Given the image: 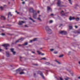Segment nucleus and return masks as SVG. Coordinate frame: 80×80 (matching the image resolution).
Masks as SVG:
<instances>
[{"label":"nucleus","instance_id":"6e6d98bb","mask_svg":"<svg viewBox=\"0 0 80 80\" xmlns=\"http://www.w3.org/2000/svg\"><path fill=\"white\" fill-rule=\"evenodd\" d=\"M38 13H40V11H38Z\"/></svg>","mask_w":80,"mask_h":80},{"label":"nucleus","instance_id":"e433bc0d","mask_svg":"<svg viewBox=\"0 0 80 80\" xmlns=\"http://www.w3.org/2000/svg\"><path fill=\"white\" fill-rule=\"evenodd\" d=\"M0 8L1 9V10H3V8L2 7H0Z\"/></svg>","mask_w":80,"mask_h":80},{"label":"nucleus","instance_id":"58836bf2","mask_svg":"<svg viewBox=\"0 0 80 80\" xmlns=\"http://www.w3.org/2000/svg\"><path fill=\"white\" fill-rule=\"evenodd\" d=\"M2 51H3V49L0 48V52H1Z\"/></svg>","mask_w":80,"mask_h":80},{"label":"nucleus","instance_id":"0eeeda50","mask_svg":"<svg viewBox=\"0 0 80 80\" xmlns=\"http://www.w3.org/2000/svg\"><path fill=\"white\" fill-rule=\"evenodd\" d=\"M25 23V22L24 21H19V23H18V24L19 25H23V23Z\"/></svg>","mask_w":80,"mask_h":80},{"label":"nucleus","instance_id":"052dcab7","mask_svg":"<svg viewBox=\"0 0 80 80\" xmlns=\"http://www.w3.org/2000/svg\"><path fill=\"white\" fill-rule=\"evenodd\" d=\"M34 65L37 66V65H38V64H35Z\"/></svg>","mask_w":80,"mask_h":80},{"label":"nucleus","instance_id":"7ed1b4c3","mask_svg":"<svg viewBox=\"0 0 80 80\" xmlns=\"http://www.w3.org/2000/svg\"><path fill=\"white\" fill-rule=\"evenodd\" d=\"M45 30L47 31V32L49 33V34H51L52 33V31L50 28L48 26H46L45 28Z\"/></svg>","mask_w":80,"mask_h":80},{"label":"nucleus","instance_id":"69168bd1","mask_svg":"<svg viewBox=\"0 0 80 80\" xmlns=\"http://www.w3.org/2000/svg\"><path fill=\"white\" fill-rule=\"evenodd\" d=\"M71 53V52L70 51L69 52V53Z\"/></svg>","mask_w":80,"mask_h":80},{"label":"nucleus","instance_id":"cd10ccee","mask_svg":"<svg viewBox=\"0 0 80 80\" xmlns=\"http://www.w3.org/2000/svg\"><path fill=\"white\" fill-rule=\"evenodd\" d=\"M68 1H69L71 5H72V1H71V0H68Z\"/></svg>","mask_w":80,"mask_h":80},{"label":"nucleus","instance_id":"6e6552de","mask_svg":"<svg viewBox=\"0 0 80 80\" xmlns=\"http://www.w3.org/2000/svg\"><path fill=\"white\" fill-rule=\"evenodd\" d=\"M23 38H20L19 39L16 41L15 42V43H18V42H22V41H23V40L22 39Z\"/></svg>","mask_w":80,"mask_h":80},{"label":"nucleus","instance_id":"f3484780","mask_svg":"<svg viewBox=\"0 0 80 80\" xmlns=\"http://www.w3.org/2000/svg\"><path fill=\"white\" fill-rule=\"evenodd\" d=\"M75 20H76V21H78L80 20V18H77L75 19Z\"/></svg>","mask_w":80,"mask_h":80},{"label":"nucleus","instance_id":"dca6fc26","mask_svg":"<svg viewBox=\"0 0 80 80\" xmlns=\"http://www.w3.org/2000/svg\"><path fill=\"white\" fill-rule=\"evenodd\" d=\"M29 19L31 20H32L33 22H35V21H34L33 20V19L32 18H29Z\"/></svg>","mask_w":80,"mask_h":80},{"label":"nucleus","instance_id":"864d4df0","mask_svg":"<svg viewBox=\"0 0 80 80\" xmlns=\"http://www.w3.org/2000/svg\"><path fill=\"white\" fill-rule=\"evenodd\" d=\"M10 67H13V66L12 65H10Z\"/></svg>","mask_w":80,"mask_h":80},{"label":"nucleus","instance_id":"4be33fe9","mask_svg":"<svg viewBox=\"0 0 80 80\" xmlns=\"http://www.w3.org/2000/svg\"><path fill=\"white\" fill-rule=\"evenodd\" d=\"M63 57V54H62L59 56V57H60V58Z\"/></svg>","mask_w":80,"mask_h":80},{"label":"nucleus","instance_id":"5fc2aeb1","mask_svg":"<svg viewBox=\"0 0 80 80\" xmlns=\"http://www.w3.org/2000/svg\"><path fill=\"white\" fill-rule=\"evenodd\" d=\"M44 54H44V53H42V55H44Z\"/></svg>","mask_w":80,"mask_h":80},{"label":"nucleus","instance_id":"a19ab883","mask_svg":"<svg viewBox=\"0 0 80 80\" xmlns=\"http://www.w3.org/2000/svg\"><path fill=\"white\" fill-rule=\"evenodd\" d=\"M70 74H71V75H72V76H73V73H71Z\"/></svg>","mask_w":80,"mask_h":80},{"label":"nucleus","instance_id":"4468645a","mask_svg":"<svg viewBox=\"0 0 80 80\" xmlns=\"http://www.w3.org/2000/svg\"><path fill=\"white\" fill-rule=\"evenodd\" d=\"M10 16H11V17H12V14H11V12H9L8 13V18H9V16H10Z\"/></svg>","mask_w":80,"mask_h":80},{"label":"nucleus","instance_id":"473e14b6","mask_svg":"<svg viewBox=\"0 0 80 80\" xmlns=\"http://www.w3.org/2000/svg\"><path fill=\"white\" fill-rule=\"evenodd\" d=\"M15 12L17 13V14H19L20 13L19 12H17V10L15 11Z\"/></svg>","mask_w":80,"mask_h":80},{"label":"nucleus","instance_id":"8fccbe9b","mask_svg":"<svg viewBox=\"0 0 80 80\" xmlns=\"http://www.w3.org/2000/svg\"><path fill=\"white\" fill-rule=\"evenodd\" d=\"M77 33H78V34H79V33H80V32H78Z\"/></svg>","mask_w":80,"mask_h":80},{"label":"nucleus","instance_id":"a211bd4d","mask_svg":"<svg viewBox=\"0 0 80 80\" xmlns=\"http://www.w3.org/2000/svg\"><path fill=\"white\" fill-rule=\"evenodd\" d=\"M12 52H13L14 51V48H12L10 49Z\"/></svg>","mask_w":80,"mask_h":80},{"label":"nucleus","instance_id":"4d7b16f0","mask_svg":"<svg viewBox=\"0 0 80 80\" xmlns=\"http://www.w3.org/2000/svg\"><path fill=\"white\" fill-rule=\"evenodd\" d=\"M62 9V8H60L58 10H60Z\"/></svg>","mask_w":80,"mask_h":80},{"label":"nucleus","instance_id":"c756f323","mask_svg":"<svg viewBox=\"0 0 80 80\" xmlns=\"http://www.w3.org/2000/svg\"><path fill=\"white\" fill-rule=\"evenodd\" d=\"M37 52L39 55H40L41 54V52H40L39 51H38Z\"/></svg>","mask_w":80,"mask_h":80},{"label":"nucleus","instance_id":"680f3d73","mask_svg":"<svg viewBox=\"0 0 80 80\" xmlns=\"http://www.w3.org/2000/svg\"><path fill=\"white\" fill-rule=\"evenodd\" d=\"M6 26H9L8 24H7L6 25Z\"/></svg>","mask_w":80,"mask_h":80},{"label":"nucleus","instance_id":"c9c22d12","mask_svg":"<svg viewBox=\"0 0 80 80\" xmlns=\"http://www.w3.org/2000/svg\"><path fill=\"white\" fill-rule=\"evenodd\" d=\"M54 53L55 54H57L58 53V52H54Z\"/></svg>","mask_w":80,"mask_h":80},{"label":"nucleus","instance_id":"1a4fd4ad","mask_svg":"<svg viewBox=\"0 0 80 80\" xmlns=\"http://www.w3.org/2000/svg\"><path fill=\"white\" fill-rule=\"evenodd\" d=\"M64 11H62L60 12V13L61 15V16L62 17H63V16H65V14H66V13H64Z\"/></svg>","mask_w":80,"mask_h":80},{"label":"nucleus","instance_id":"bf43d9fd","mask_svg":"<svg viewBox=\"0 0 80 80\" xmlns=\"http://www.w3.org/2000/svg\"><path fill=\"white\" fill-rule=\"evenodd\" d=\"M42 48H40V50H42Z\"/></svg>","mask_w":80,"mask_h":80},{"label":"nucleus","instance_id":"20e7f679","mask_svg":"<svg viewBox=\"0 0 80 80\" xmlns=\"http://www.w3.org/2000/svg\"><path fill=\"white\" fill-rule=\"evenodd\" d=\"M2 47H4L5 48V50H8V48L7 47H10V45L8 44H4L2 45Z\"/></svg>","mask_w":80,"mask_h":80},{"label":"nucleus","instance_id":"f03ea898","mask_svg":"<svg viewBox=\"0 0 80 80\" xmlns=\"http://www.w3.org/2000/svg\"><path fill=\"white\" fill-rule=\"evenodd\" d=\"M24 70H25V69H22L21 68H19L16 71V73H19L20 75H22V74H25V72H21L22 71H23Z\"/></svg>","mask_w":80,"mask_h":80},{"label":"nucleus","instance_id":"a878e982","mask_svg":"<svg viewBox=\"0 0 80 80\" xmlns=\"http://www.w3.org/2000/svg\"><path fill=\"white\" fill-rule=\"evenodd\" d=\"M41 60H46V58H43L41 59Z\"/></svg>","mask_w":80,"mask_h":80},{"label":"nucleus","instance_id":"de8ad7c7","mask_svg":"<svg viewBox=\"0 0 80 80\" xmlns=\"http://www.w3.org/2000/svg\"><path fill=\"white\" fill-rule=\"evenodd\" d=\"M25 27H28V26L27 25H25Z\"/></svg>","mask_w":80,"mask_h":80},{"label":"nucleus","instance_id":"7c9ffc66","mask_svg":"<svg viewBox=\"0 0 80 80\" xmlns=\"http://www.w3.org/2000/svg\"><path fill=\"white\" fill-rule=\"evenodd\" d=\"M37 38H34V39H33V42H34L35 41H36V40H37Z\"/></svg>","mask_w":80,"mask_h":80},{"label":"nucleus","instance_id":"4c0bfd02","mask_svg":"<svg viewBox=\"0 0 80 80\" xmlns=\"http://www.w3.org/2000/svg\"><path fill=\"white\" fill-rule=\"evenodd\" d=\"M59 78L60 80H63V78H62L61 77H60Z\"/></svg>","mask_w":80,"mask_h":80},{"label":"nucleus","instance_id":"603ef678","mask_svg":"<svg viewBox=\"0 0 80 80\" xmlns=\"http://www.w3.org/2000/svg\"><path fill=\"white\" fill-rule=\"evenodd\" d=\"M15 43H12V45H14V44H15Z\"/></svg>","mask_w":80,"mask_h":80},{"label":"nucleus","instance_id":"3c124183","mask_svg":"<svg viewBox=\"0 0 80 80\" xmlns=\"http://www.w3.org/2000/svg\"><path fill=\"white\" fill-rule=\"evenodd\" d=\"M1 28H5V27L4 26L1 27Z\"/></svg>","mask_w":80,"mask_h":80},{"label":"nucleus","instance_id":"49530a36","mask_svg":"<svg viewBox=\"0 0 80 80\" xmlns=\"http://www.w3.org/2000/svg\"><path fill=\"white\" fill-rule=\"evenodd\" d=\"M32 53H35V52L34 51H32Z\"/></svg>","mask_w":80,"mask_h":80},{"label":"nucleus","instance_id":"0e129e2a","mask_svg":"<svg viewBox=\"0 0 80 80\" xmlns=\"http://www.w3.org/2000/svg\"><path fill=\"white\" fill-rule=\"evenodd\" d=\"M76 7H77V6H78V5L76 4Z\"/></svg>","mask_w":80,"mask_h":80},{"label":"nucleus","instance_id":"09e8293b","mask_svg":"<svg viewBox=\"0 0 80 80\" xmlns=\"http://www.w3.org/2000/svg\"><path fill=\"white\" fill-rule=\"evenodd\" d=\"M51 16H53V14H51L50 15Z\"/></svg>","mask_w":80,"mask_h":80},{"label":"nucleus","instance_id":"79ce46f5","mask_svg":"<svg viewBox=\"0 0 80 80\" xmlns=\"http://www.w3.org/2000/svg\"><path fill=\"white\" fill-rule=\"evenodd\" d=\"M75 27L76 28H78V26H75Z\"/></svg>","mask_w":80,"mask_h":80},{"label":"nucleus","instance_id":"2f4dec72","mask_svg":"<svg viewBox=\"0 0 80 80\" xmlns=\"http://www.w3.org/2000/svg\"><path fill=\"white\" fill-rule=\"evenodd\" d=\"M33 42V40H30V43H32V42Z\"/></svg>","mask_w":80,"mask_h":80},{"label":"nucleus","instance_id":"9b49d317","mask_svg":"<svg viewBox=\"0 0 80 80\" xmlns=\"http://www.w3.org/2000/svg\"><path fill=\"white\" fill-rule=\"evenodd\" d=\"M57 4L58 7H60V4H61V1H60L58 0Z\"/></svg>","mask_w":80,"mask_h":80},{"label":"nucleus","instance_id":"aec40b11","mask_svg":"<svg viewBox=\"0 0 80 80\" xmlns=\"http://www.w3.org/2000/svg\"><path fill=\"white\" fill-rule=\"evenodd\" d=\"M55 62H57V63H58V64H60V62H58V61H57V60H55Z\"/></svg>","mask_w":80,"mask_h":80},{"label":"nucleus","instance_id":"f704fd0d","mask_svg":"<svg viewBox=\"0 0 80 80\" xmlns=\"http://www.w3.org/2000/svg\"><path fill=\"white\" fill-rule=\"evenodd\" d=\"M59 7H65V5H60Z\"/></svg>","mask_w":80,"mask_h":80},{"label":"nucleus","instance_id":"412c9836","mask_svg":"<svg viewBox=\"0 0 80 80\" xmlns=\"http://www.w3.org/2000/svg\"><path fill=\"white\" fill-rule=\"evenodd\" d=\"M45 64L46 65H48L50 64V63L49 62H46L45 63Z\"/></svg>","mask_w":80,"mask_h":80},{"label":"nucleus","instance_id":"72a5a7b5","mask_svg":"<svg viewBox=\"0 0 80 80\" xmlns=\"http://www.w3.org/2000/svg\"><path fill=\"white\" fill-rule=\"evenodd\" d=\"M50 50L51 52H52V51H53V50H54V49H50Z\"/></svg>","mask_w":80,"mask_h":80},{"label":"nucleus","instance_id":"b1692460","mask_svg":"<svg viewBox=\"0 0 80 80\" xmlns=\"http://www.w3.org/2000/svg\"><path fill=\"white\" fill-rule=\"evenodd\" d=\"M37 19L38 20H39V21H42L41 19H40V17H38V18Z\"/></svg>","mask_w":80,"mask_h":80},{"label":"nucleus","instance_id":"9d476101","mask_svg":"<svg viewBox=\"0 0 80 80\" xmlns=\"http://www.w3.org/2000/svg\"><path fill=\"white\" fill-rule=\"evenodd\" d=\"M69 20H70V21H71V20H75V17H72V16H70L69 18Z\"/></svg>","mask_w":80,"mask_h":80},{"label":"nucleus","instance_id":"6ab92c4d","mask_svg":"<svg viewBox=\"0 0 80 80\" xmlns=\"http://www.w3.org/2000/svg\"><path fill=\"white\" fill-rule=\"evenodd\" d=\"M72 28H73V27H72V26H69V29L71 30V29H72Z\"/></svg>","mask_w":80,"mask_h":80},{"label":"nucleus","instance_id":"ea45409f","mask_svg":"<svg viewBox=\"0 0 80 80\" xmlns=\"http://www.w3.org/2000/svg\"><path fill=\"white\" fill-rule=\"evenodd\" d=\"M63 25V24H60V26L59 27V28L61 26H62Z\"/></svg>","mask_w":80,"mask_h":80},{"label":"nucleus","instance_id":"2eb2a0df","mask_svg":"<svg viewBox=\"0 0 80 80\" xmlns=\"http://www.w3.org/2000/svg\"><path fill=\"white\" fill-rule=\"evenodd\" d=\"M28 45V42H26L24 43V44H22V45Z\"/></svg>","mask_w":80,"mask_h":80},{"label":"nucleus","instance_id":"a18cd8bd","mask_svg":"<svg viewBox=\"0 0 80 80\" xmlns=\"http://www.w3.org/2000/svg\"><path fill=\"white\" fill-rule=\"evenodd\" d=\"M36 73H34V76L35 77V76H36Z\"/></svg>","mask_w":80,"mask_h":80},{"label":"nucleus","instance_id":"e2e57ef3","mask_svg":"<svg viewBox=\"0 0 80 80\" xmlns=\"http://www.w3.org/2000/svg\"><path fill=\"white\" fill-rule=\"evenodd\" d=\"M3 6H4V7H5V6H7L6 5H3Z\"/></svg>","mask_w":80,"mask_h":80},{"label":"nucleus","instance_id":"ddd939ff","mask_svg":"<svg viewBox=\"0 0 80 80\" xmlns=\"http://www.w3.org/2000/svg\"><path fill=\"white\" fill-rule=\"evenodd\" d=\"M6 56L7 57H9L10 56V54H9V52H6Z\"/></svg>","mask_w":80,"mask_h":80},{"label":"nucleus","instance_id":"423d86ee","mask_svg":"<svg viewBox=\"0 0 80 80\" xmlns=\"http://www.w3.org/2000/svg\"><path fill=\"white\" fill-rule=\"evenodd\" d=\"M59 33L60 34L65 35L67 34V32L64 31H60L59 32Z\"/></svg>","mask_w":80,"mask_h":80},{"label":"nucleus","instance_id":"bb28decb","mask_svg":"<svg viewBox=\"0 0 80 80\" xmlns=\"http://www.w3.org/2000/svg\"><path fill=\"white\" fill-rule=\"evenodd\" d=\"M1 35H2V36H5V33H2L1 34Z\"/></svg>","mask_w":80,"mask_h":80},{"label":"nucleus","instance_id":"c03bdc74","mask_svg":"<svg viewBox=\"0 0 80 80\" xmlns=\"http://www.w3.org/2000/svg\"><path fill=\"white\" fill-rule=\"evenodd\" d=\"M22 3L23 4H25V2L24 1L22 2Z\"/></svg>","mask_w":80,"mask_h":80},{"label":"nucleus","instance_id":"13d9d810","mask_svg":"<svg viewBox=\"0 0 80 80\" xmlns=\"http://www.w3.org/2000/svg\"><path fill=\"white\" fill-rule=\"evenodd\" d=\"M78 78V79H80V77H79Z\"/></svg>","mask_w":80,"mask_h":80},{"label":"nucleus","instance_id":"774afa93","mask_svg":"<svg viewBox=\"0 0 80 80\" xmlns=\"http://www.w3.org/2000/svg\"><path fill=\"white\" fill-rule=\"evenodd\" d=\"M22 58V57H20V58Z\"/></svg>","mask_w":80,"mask_h":80},{"label":"nucleus","instance_id":"5701e85b","mask_svg":"<svg viewBox=\"0 0 80 80\" xmlns=\"http://www.w3.org/2000/svg\"><path fill=\"white\" fill-rule=\"evenodd\" d=\"M47 8H48V10H50L51 8H50V7H47Z\"/></svg>","mask_w":80,"mask_h":80},{"label":"nucleus","instance_id":"338daca9","mask_svg":"<svg viewBox=\"0 0 80 80\" xmlns=\"http://www.w3.org/2000/svg\"><path fill=\"white\" fill-rule=\"evenodd\" d=\"M51 65L52 66H53V65L52 64H51Z\"/></svg>","mask_w":80,"mask_h":80},{"label":"nucleus","instance_id":"37998d69","mask_svg":"<svg viewBox=\"0 0 80 80\" xmlns=\"http://www.w3.org/2000/svg\"><path fill=\"white\" fill-rule=\"evenodd\" d=\"M22 45H21V44L18 45V46H19V47H21V46H22Z\"/></svg>","mask_w":80,"mask_h":80},{"label":"nucleus","instance_id":"c85d7f7f","mask_svg":"<svg viewBox=\"0 0 80 80\" xmlns=\"http://www.w3.org/2000/svg\"><path fill=\"white\" fill-rule=\"evenodd\" d=\"M49 23H52L53 22V21L51 20L49 22Z\"/></svg>","mask_w":80,"mask_h":80},{"label":"nucleus","instance_id":"f8f14e48","mask_svg":"<svg viewBox=\"0 0 80 80\" xmlns=\"http://www.w3.org/2000/svg\"><path fill=\"white\" fill-rule=\"evenodd\" d=\"M1 20H6V18H5V17L3 16H1Z\"/></svg>","mask_w":80,"mask_h":80},{"label":"nucleus","instance_id":"393cba45","mask_svg":"<svg viewBox=\"0 0 80 80\" xmlns=\"http://www.w3.org/2000/svg\"><path fill=\"white\" fill-rule=\"evenodd\" d=\"M13 55H15V53H16V52L15 51H13V52H12Z\"/></svg>","mask_w":80,"mask_h":80},{"label":"nucleus","instance_id":"f257e3e1","mask_svg":"<svg viewBox=\"0 0 80 80\" xmlns=\"http://www.w3.org/2000/svg\"><path fill=\"white\" fill-rule=\"evenodd\" d=\"M29 12L33 13V15L32 17L33 18H34V19H36V18H37L36 17H37V14L36 12V11L33 10V8L31 7L30 8Z\"/></svg>","mask_w":80,"mask_h":80},{"label":"nucleus","instance_id":"39448f33","mask_svg":"<svg viewBox=\"0 0 80 80\" xmlns=\"http://www.w3.org/2000/svg\"><path fill=\"white\" fill-rule=\"evenodd\" d=\"M38 74H40V75L41 76L42 78H43V79H45V77H44V76H43V73L41 71L38 72Z\"/></svg>","mask_w":80,"mask_h":80}]
</instances>
